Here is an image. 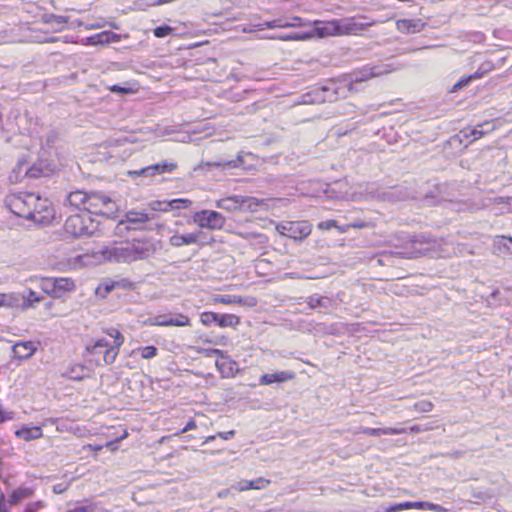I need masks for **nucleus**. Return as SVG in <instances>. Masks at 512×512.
Listing matches in <instances>:
<instances>
[{"instance_id": "obj_5", "label": "nucleus", "mask_w": 512, "mask_h": 512, "mask_svg": "<svg viewBox=\"0 0 512 512\" xmlns=\"http://www.w3.org/2000/svg\"><path fill=\"white\" fill-rule=\"evenodd\" d=\"M118 210V204L108 194L100 191L88 192L86 212L89 215L96 214L113 218L116 216Z\"/></svg>"}, {"instance_id": "obj_36", "label": "nucleus", "mask_w": 512, "mask_h": 512, "mask_svg": "<svg viewBox=\"0 0 512 512\" xmlns=\"http://www.w3.org/2000/svg\"><path fill=\"white\" fill-rule=\"evenodd\" d=\"M212 303H220L225 305L231 304H243V298L238 295H230V294H215L211 298Z\"/></svg>"}, {"instance_id": "obj_41", "label": "nucleus", "mask_w": 512, "mask_h": 512, "mask_svg": "<svg viewBox=\"0 0 512 512\" xmlns=\"http://www.w3.org/2000/svg\"><path fill=\"white\" fill-rule=\"evenodd\" d=\"M158 166L157 165H149L147 167H143L139 170L129 171L128 174L130 176H143V177H152L154 175H157Z\"/></svg>"}, {"instance_id": "obj_20", "label": "nucleus", "mask_w": 512, "mask_h": 512, "mask_svg": "<svg viewBox=\"0 0 512 512\" xmlns=\"http://www.w3.org/2000/svg\"><path fill=\"white\" fill-rule=\"evenodd\" d=\"M37 347L32 341L17 342L12 346L14 357L18 360H27L36 352Z\"/></svg>"}, {"instance_id": "obj_28", "label": "nucleus", "mask_w": 512, "mask_h": 512, "mask_svg": "<svg viewBox=\"0 0 512 512\" xmlns=\"http://www.w3.org/2000/svg\"><path fill=\"white\" fill-rule=\"evenodd\" d=\"M423 27L424 24L420 20L402 19L397 21L398 30L404 33H418Z\"/></svg>"}, {"instance_id": "obj_17", "label": "nucleus", "mask_w": 512, "mask_h": 512, "mask_svg": "<svg viewBox=\"0 0 512 512\" xmlns=\"http://www.w3.org/2000/svg\"><path fill=\"white\" fill-rule=\"evenodd\" d=\"M367 194L372 199H378L381 201H398L403 199L400 196L397 189L391 190H379L375 184H369L366 189Z\"/></svg>"}, {"instance_id": "obj_27", "label": "nucleus", "mask_w": 512, "mask_h": 512, "mask_svg": "<svg viewBox=\"0 0 512 512\" xmlns=\"http://www.w3.org/2000/svg\"><path fill=\"white\" fill-rule=\"evenodd\" d=\"M42 301V297L35 291L29 289L27 294L21 295V305L19 308L23 311L35 308L38 303Z\"/></svg>"}, {"instance_id": "obj_31", "label": "nucleus", "mask_w": 512, "mask_h": 512, "mask_svg": "<svg viewBox=\"0 0 512 512\" xmlns=\"http://www.w3.org/2000/svg\"><path fill=\"white\" fill-rule=\"evenodd\" d=\"M106 348H110L109 342L106 339L101 338L97 340H92L90 343L86 345L85 350L90 355L98 356L100 354L104 355Z\"/></svg>"}, {"instance_id": "obj_61", "label": "nucleus", "mask_w": 512, "mask_h": 512, "mask_svg": "<svg viewBox=\"0 0 512 512\" xmlns=\"http://www.w3.org/2000/svg\"><path fill=\"white\" fill-rule=\"evenodd\" d=\"M67 488H68L67 484L58 483V484L53 485L52 490L55 494H61V493L65 492L67 490Z\"/></svg>"}, {"instance_id": "obj_44", "label": "nucleus", "mask_w": 512, "mask_h": 512, "mask_svg": "<svg viewBox=\"0 0 512 512\" xmlns=\"http://www.w3.org/2000/svg\"><path fill=\"white\" fill-rule=\"evenodd\" d=\"M115 289H122L125 291H129L134 289V283L128 278H118L113 279Z\"/></svg>"}, {"instance_id": "obj_19", "label": "nucleus", "mask_w": 512, "mask_h": 512, "mask_svg": "<svg viewBox=\"0 0 512 512\" xmlns=\"http://www.w3.org/2000/svg\"><path fill=\"white\" fill-rule=\"evenodd\" d=\"M87 200H88V192H84L82 190H76L70 192L64 201V205H68L75 209L83 210L86 212L87 208Z\"/></svg>"}, {"instance_id": "obj_15", "label": "nucleus", "mask_w": 512, "mask_h": 512, "mask_svg": "<svg viewBox=\"0 0 512 512\" xmlns=\"http://www.w3.org/2000/svg\"><path fill=\"white\" fill-rule=\"evenodd\" d=\"M105 332L114 339L113 345L109 343L110 348H106L103 357V363L110 365L115 362L119 354V349L124 343V336L116 328H109Z\"/></svg>"}, {"instance_id": "obj_14", "label": "nucleus", "mask_w": 512, "mask_h": 512, "mask_svg": "<svg viewBox=\"0 0 512 512\" xmlns=\"http://www.w3.org/2000/svg\"><path fill=\"white\" fill-rule=\"evenodd\" d=\"M278 230L281 234L293 239H303L311 233L310 225L301 221L286 222L279 225Z\"/></svg>"}, {"instance_id": "obj_33", "label": "nucleus", "mask_w": 512, "mask_h": 512, "mask_svg": "<svg viewBox=\"0 0 512 512\" xmlns=\"http://www.w3.org/2000/svg\"><path fill=\"white\" fill-rule=\"evenodd\" d=\"M88 374L89 370L84 365L75 364L68 368L63 375L71 380H82L87 377Z\"/></svg>"}, {"instance_id": "obj_16", "label": "nucleus", "mask_w": 512, "mask_h": 512, "mask_svg": "<svg viewBox=\"0 0 512 512\" xmlns=\"http://www.w3.org/2000/svg\"><path fill=\"white\" fill-rule=\"evenodd\" d=\"M203 233L201 231L188 233V234H179L175 233L169 238V244L172 247L180 248L182 246L187 245H199L200 241L199 238Z\"/></svg>"}, {"instance_id": "obj_18", "label": "nucleus", "mask_w": 512, "mask_h": 512, "mask_svg": "<svg viewBox=\"0 0 512 512\" xmlns=\"http://www.w3.org/2000/svg\"><path fill=\"white\" fill-rule=\"evenodd\" d=\"M495 125L492 121H486L476 127L473 128H465L461 131V134L465 139H470V141H475L490 131H493Z\"/></svg>"}, {"instance_id": "obj_57", "label": "nucleus", "mask_w": 512, "mask_h": 512, "mask_svg": "<svg viewBox=\"0 0 512 512\" xmlns=\"http://www.w3.org/2000/svg\"><path fill=\"white\" fill-rule=\"evenodd\" d=\"M404 429L406 430L405 433L417 434L420 432L427 431L429 429V427L423 426V425H413V426L409 427L408 429H406V428H404Z\"/></svg>"}, {"instance_id": "obj_50", "label": "nucleus", "mask_w": 512, "mask_h": 512, "mask_svg": "<svg viewBox=\"0 0 512 512\" xmlns=\"http://www.w3.org/2000/svg\"><path fill=\"white\" fill-rule=\"evenodd\" d=\"M433 409V404L430 401L422 400L414 404V410L421 413L430 412Z\"/></svg>"}, {"instance_id": "obj_23", "label": "nucleus", "mask_w": 512, "mask_h": 512, "mask_svg": "<svg viewBox=\"0 0 512 512\" xmlns=\"http://www.w3.org/2000/svg\"><path fill=\"white\" fill-rule=\"evenodd\" d=\"M406 430L404 428H368L361 427L357 433H363L373 437H379L382 435H399L404 434Z\"/></svg>"}, {"instance_id": "obj_26", "label": "nucleus", "mask_w": 512, "mask_h": 512, "mask_svg": "<svg viewBox=\"0 0 512 512\" xmlns=\"http://www.w3.org/2000/svg\"><path fill=\"white\" fill-rule=\"evenodd\" d=\"M15 435L18 438L23 439L25 441H31V440L41 438L43 436V432L39 426H33V427L23 426L22 428L18 429L15 432Z\"/></svg>"}, {"instance_id": "obj_47", "label": "nucleus", "mask_w": 512, "mask_h": 512, "mask_svg": "<svg viewBox=\"0 0 512 512\" xmlns=\"http://www.w3.org/2000/svg\"><path fill=\"white\" fill-rule=\"evenodd\" d=\"M46 22L57 25L59 27L58 29L61 30L68 22V18L62 15H49L46 19Z\"/></svg>"}, {"instance_id": "obj_59", "label": "nucleus", "mask_w": 512, "mask_h": 512, "mask_svg": "<svg viewBox=\"0 0 512 512\" xmlns=\"http://www.w3.org/2000/svg\"><path fill=\"white\" fill-rule=\"evenodd\" d=\"M304 26L302 23V18L300 17H293L291 22H284L283 27H301Z\"/></svg>"}, {"instance_id": "obj_8", "label": "nucleus", "mask_w": 512, "mask_h": 512, "mask_svg": "<svg viewBox=\"0 0 512 512\" xmlns=\"http://www.w3.org/2000/svg\"><path fill=\"white\" fill-rule=\"evenodd\" d=\"M193 223L202 229L221 230L226 218L215 210H201L192 216Z\"/></svg>"}, {"instance_id": "obj_40", "label": "nucleus", "mask_w": 512, "mask_h": 512, "mask_svg": "<svg viewBox=\"0 0 512 512\" xmlns=\"http://www.w3.org/2000/svg\"><path fill=\"white\" fill-rule=\"evenodd\" d=\"M264 203V200L255 197L242 196V209L255 212Z\"/></svg>"}, {"instance_id": "obj_7", "label": "nucleus", "mask_w": 512, "mask_h": 512, "mask_svg": "<svg viewBox=\"0 0 512 512\" xmlns=\"http://www.w3.org/2000/svg\"><path fill=\"white\" fill-rule=\"evenodd\" d=\"M53 170L54 166L44 160H39L30 167H28V163L25 160H19L13 169L11 177H14L16 181L20 180V178L38 179L48 177Z\"/></svg>"}, {"instance_id": "obj_29", "label": "nucleus", "mask_w": 512, "mask_h": 512, "mask_svg": "<svg viewBox=\"0 0 512 512\" xmlns=\"http://www.w3.org/2000/svg\"><path fill=\"white\" fill-rule=\"evenodd\" d=\"M118 39V35L111 31H103L87 38L90 45L106 44Z\"/></svg>"}, {"instance_id": "obj_3", "label": "nucleus", "mask_w": 512, "mask_h": 512, "mask_svg": "<svg viewBox=\"0 0 512 512\" xmlns=\"http://www.w3.org/2000/svg\"><path fill=\"white\" fill-rule=\"evenodd\" d=\"M347 84L343 78L329 80L320 87L313 88L310 92L303 95V103L320 104L324 102H335L339 99L349 96Z\"/></svg>"}, {"instance_id": "obj_56", "label": "nucleus", "mask_w": 512, "mask_h": 512, "mask_svg": "<svg viewBox=\"0 0 512 512\" xmlns=\"http://www.w3.org/2000/svg\"><path fill=\"white\" fill-rule=\"evenodd\" d=\"M45 506L43 501H36L29 503L25 509V512H37Z\"/></svg>"}, {"instance_id": "obj_60", "label": "nucleus", "mask_w": 512, "mask_h": 512, "mask_svg": "<svg viewBox=\"0 0 512 512\" xmlns=\"http://www.w3.org/2000/svg\"><path fill=\"white\" fill-rule=\"evenodd\" d=\"M425 509L430 510V511H434V512H443V511H445V509L441 505L435 504V503H431V502H426Z\"/></svg>"}, {"instance_id": "obj_22", "label": "nucleus", "mask_w": 512, "mask_h": 512, "mask_svg": "<svg viewBox=\"0 0 512 512\" xmlns=\"http://www.w3.org/2000/svg\"><path fill=\"white\" fill-rule=\"evenodd\" d=\"M294 378V373L291 371H280L276 373H267L260 377V385H271L273 383H283Z\"/></svg>"}, {"instance_id": "obj_58", "label": "nucleus", "mask_w": 512, "mask_h": 512, "mask_svg": "<svg viewBox=\"0 0 512 512\" xmlns=\"http://www.w3.org/2000/svg\"><path fill=\"white\" fill-rule=\"evenodd\" d=\"M333 227H337V222L335 220H326L318 224V228L321 230H330Z\"/></svg>"}, {"instance_id": "obj_62", "label": "nucleus", "mask_w": 512, "mask_h": 512, "mask_svg": "<svg viewBox=\"0 0 512 512\" xmlns=\"http://www.w3.org/2000/svg\"><path fill=\"white\" fill-rule=\"evenodd\" d=\"M110 91L115 92V93H120V94H126V93H129L131 91V89L122 87L120 85H113L110 87Z\"/></svg>"}, {"instance_id": "obj_1", "label": "nucleus", "mask_w": 512, "mask_h": 512, "mask_svg": "<svg viewBox=\"0 0 512 512\" xmlns=\"http://www.w3.org/2000/svg\"><path fill=\"white\" fill-rule=\"evenodd\" d=\"M6 202L12 213L36 224H49L55 216L52 203L35 193L24 192L11 195Z\"/></svg>"}, {"instance_id": "obj_11", "label": "nucleus", "mask_w": 512, "mask_h": 512, "mask_svg": "<svg viewBox=\"0 0 512 512\" xmlns=\"http://www.w3.org/2000/svg\"><path fill=\"white\" fill-rule=\"evenodd\" d=\"M409 242L412 245L411 250L403 253L406 258H417L428 254L435 246L436 241L425 235L410 236Z\"/></svg>"}, {"instance_id": "obj_39", "label": "nucleus", "mask_w": 512, "mask_h": 512, "mask_svg": "<svg viewBox=\"0 0 512 512\" xmlns=\"http://www.w3.org/2000/svg\"><path fill=\"white\" fill-rule=\"evenodd\" d=\"M482 77V74L479 73L478 71L473 73V74H470V75H465V76H462L453 86V89L452 91L453 92H456L458 90H461L465 87H467L470 82L474 79H479Z\"/></svg>"}, {"instance_id": "obj_64", "label": "nucleus", "mask_w": 512, "mask_h": 512, "mask_svg": "<svg viewBox=\"0 0 512 512\" xmlns=\"http://www.w3.org/2000/svg\"><path fill=\"white\" fill-rule=\"evenodd\" d=\"M235 434H236V432L234 430H230L227 432H219L217 434V436L224 440H229V439L233 438L235 436Z\"/></svg>"}, {"instance_id": "obj_42", "label": "nucleus", "mask_w": 512, "mask_h": 512, "mask_svg": "<svg viewBox=\"0 0 512 512\" xmlns=\"http://www.w3.org/2000/svg\"><path fill=\"white\" fill-rule=\"evenodd\" d=\"M192 204V201L185 198H177L169 201L170 211L188 209Z\"/></svg>"}, {"instance_id": "obj_51", "label": "nucleus", "mask_w": 512, "mask_h": 512, "mask_svg": "<svg viewBox=\"0 0 512 512\" xmlns=\"http://www.w3.org/2000/svg\"><path fill=\"white\" fill-rule=\"evenodd\" d=\"M173 31V28L167 25L158 26L153 30V34L157 38H163L170 35Z\"/></svg>"}, {"instance_id": "obj_9", "label": "nucleus", "mask_w": 512, "mask_h": 512, "mask_svg": "<svg viewBox=\"0 0 512 512\" xmlns=\"http://www.w3.org/2000/svg\"><path fill=\"white\" fill-rule=\"evenodd\" d=\"M100 253L106 261L116 263L133 262L130 242L114 243L113 245L105 246L101 249Z\"/></svg>"}, {"instance_id": "obj_37", "label": "nucleus", "mask_w": 512, "mask_h": 512, "mask_svg": "<svg viewBox=\"0 0 512 512\" xmlns=\"http://www.w3.org/2000/svg\"><path fill=\"white\" fill-rule=\"evenodd\" d=\"M113 290H115L114 281L111 278L103 279L97 286L95 293L99 298H106Z\"/></svg>"}, {"instance_id": "obj_63", "label": "nucleus", "mask_w": 512, "mask_h": 512, "mask_svg": "<svg viewBox=\"0 0 512 512\" xmlns=\"http://www.w3.org/2000/svg\"><path fill=\"white\" fill-rule=\"evenodd\" d=\"M195 428H196V422H195L193 419H190V420L186 423V425L184 426V428H183V429H181V430L179 431V433H178V434L186 433V432H188V431H190V430H193V429H195Z\"/></svg>"}, {"instance_id": "obj_24", "label": "nucleus", "mask_w": 512, "mask_h": 512, "mask_svg": "<svg viewBox=\"0 0 512 512\" xmlns=\"http://www.w3.org/2000/svg\"><path fill=\"white\" fill-rule=\"evenodd\" d=\"M216 207L227 211L242 210V196L233 195L222 198L216 202Z\"/></svg>"}, {"instance_id": "obj_12", "label": "nucleus", "mask_w": 512, "mask_h": 512, "mask_svg": "<svg viewBox=\"0 0 512 512\" xmlns=\"http://www.w3.org/2000/svg\"><path fill=\"white\" fill-rule=\"evenodd\" d=\"M130 247L133 261L149 258L157 251V244L152 238L134 239Z\"/></svg>"}, {"instance_id": "obj_55", "label": "nucleus", "mask_w": 512, "mask_h": 512, "mask_svg": "<svg viewBox=\"0 0 512 512\" xmlns=\"http://www.w3.org/2000/svg\"><path fill=\"white\" fill-rule=\"evenodd\" d=\"M252 483L251 489H263L265 488L270 482L269 480H266L264 478H258L256 480L250 481Z\"/></svg>"}, {"instance_id": "obj_2", "label": "nucleus", "mask_w": 512, "mask_h": 512, "mask_svg": "<svg viewBox=\"0 0 512 512\" xmlns=\"http://www.w3.org/2000/svg\"><path fill=\"white\" fill-rule=\"evenodd\" d=\"M312 37L317 35L320 38L342 35H356L366 30L370 23H363L355 17L334 19L331 21H315Z\"/></svg>"}, {"instance_id": "obj_35", "label": "nucleus", "mask_w": 512, "mask_h": 512, "mask_svg": "<svg viewBox=\"0 0 512 512\" xmlns=\"http://www.w3.org/2000/svg\"><path fill=\"white\" fill-rule=\"evenodd\" d=\"M240 323V318L234 314H218L216 324L221 328H235Z\"/></svg>"}, {"instance_id": "obj_54", "label": "nucleus", "mask_w": 512, "mask_h": 512, "mask_svg": "<svg viewBox=\"0 0 512 512\" xmlns=\"http://www.w3.org/2000/svg\"><path fill=\"white\" fill-rule=\"evenodd\" d=\"M407 509H411V502H404V503L393 505V506L389 507L386 511L387 512H397V511L407 510Z\"/></svg>"}, {"instance_id": "obj_52", "label": "nucleus", "mask_w": 512, "mask_h": 512, "mask_svg": "<svg viewBox=\"0 0 512 512\" xmlns=\"http://www.w3.org/2000/svg\"><path fill=\"white\" fill-rule=\"evenodd\" d=\"M141 357L144 359H152L157 355V348L155 346H146L140 349Z\"/></svg>"}, {"instance_id": "obj_34", "label": "nucleus", "mask_w": 512, "mask_h": 512, "mask_svg": "<svg viewBox=\"0 0 512 512\" xmlns=\"http://www.w3.org/2000/svg\"><path fill=\"white\" fill-rule=\"evenodd\" d=\"M512 243V237L498 236L494 240L493 251L497 255H506L509 253L510 246Z\"/></svg>"}, {"instance_id": "obj_25", "label": "nucleus", "mask_w": 512, "mask_h": 512, "mask_svg": "<svg viewBox=\"0 0 512 512\" xmlns=\"http://www.w3.org/2000/svg\"><path fill=\"white\" fill-rule=\"evenodd\" d=\"M34 494V488L28 486H20L14 489L8 499L10 505H17L24 499L31 497Z\"/></svg>"}, {"instance_id": "obj_30", "label": "nucleus", "mask_w": 512, "mask_h": 512, "mask_svg": "<svg viewBox=\"0 0 512 512\" xmlns=\"http://www.w3.org/2000/svg\"><path fill=\"white\" fill-rule=\"evenodd\" d=\"M306 303L310 309H329L331 307L332 300L329 297L314 294L307 298Z\"/></svg>"}, {"instance_id": "obj_46", "label": "nucleus", "mask_w": 512, "mask_h": 512, "mask_svg": "<svg viewBox=\"0 0 512 512\" xmlns=\"http://www.w3.org/2000/svg\"><path fill=\"white\" fill-rule=\"evenodd\" d=\"M149 207L153 212H168L170 211L169 201H152Z\"/></svg>"}, {"instance_id": "obj_48", "label": "nucleus", "mask_w": 512, "mask_h": 512, "mask_svg": "<svg viewBox=\"0 0 512 512\" xmlns=\"http://www.w3.org/2000/svg\"><path fill=\"white\" fill-rule=\"evenodd\" d=\"M216 319L217 313L215 312L205 311L200 315V321L205 326H210L211 324L216 323Z\"/></svg>"}, {"instance_id": "obj_49", "label": "nucleus", "mask_w": 512, "mask_h": 512, "mask_svg": "<svg viewBox=\"0 0 512 512\" xmlns=\"http://www.w3.org/2000/svg\"><path fill=\"white\" fill-rule=\"evenodd\" d=\"M158 166L157 174H162L166 172H172L176 169L177 164L173 162L163 161L161 163H156Z\"/></svg>"}, {"instance_id": "obj_32", "label": "nucleus", "mask_w": 512, "mask_h": 512, "mask_svg": "<svg viewBox=\"0 0 512 512\" xmlns=\"http://www.w3.org/2000/svg\"><path fill=\"white\" fill-rule=\"evenodd\" d=\"M19 305H21V294L0 293V308H19Z\"/></svg>"}, {"instance_id": "obj_21", "label": "nucleus", "mask_w": 512, "mask_h": 512, "mask_svg": "<svg viewBox=\"0 0 512 512\" xmlns=\"http://www.w3.org/2000/svg\"><path fill=\"white\" fill-rule=\"evenodd\" d=\"M154 218V214H149L145 211L130 210L125 215V220L131 226L132 229L140 228V225L148 222Z\"/></svg>"}, {"instance_id": "obj_6", "label": "nucleus", "mask_w": 512, "mask_h": 512, "mask_svg": "<svg viewBox=\"0 0 512 512\" xmlns=\"http://www.w3.org/2000/svg\"><path fill=\"white\" fill-rule=\"evenodd\" d=\"M393 71L388 64L375 65V66H364L361 69L354 70L350 74L343 76V80L347 84L349 93L357 91L355 88L356 84L365 82L373 77L386 75Z\"/></svg>"}, {"instance_id": "obj_38", "label": "nucleus", "mask_w": 512, "mask_h": 512, "mask_svg": "<svg viewBox=\"0 0 512 512\" xmlns=\"http://www.w3.org/2000/svg\"><path fill=\"white\" fill-rule=\"evenodd\" d=\"M243 163V157L241 155L237 156L236 159L228 160V161H216V162H207L206 165L209 167H221L223 169H233L239 168Z\"/></svg>"}, {"instance_id": "obj_43", "label": "nucleus", "mask_w": 512, "mask_h": 512, "mask_svg": "<svg viewBox=\"0 0 512 512\" xmlns=\"http://www.w3.org/2000/svg\"><path fill=\"white\" fill-rule=\"evenodd\" d=\"M312 38V33L304 32L298 33L294 32L285 36H281L280 39L284 41H303Z\"/></svg>"}, {"instance_id": "obj_4", "label": "nucleus", "mask_w": 512, "mask_h": 512, "mask_svg": "<svg viewBox=\"0 0 512 512\" xmlns=\"http://www.w3.org/2000/svg\"><path fill=\"white\" fill-rule=\"evenodd\" d=\"M99 223L87 212L75 213L67 217L64 229L75 238L90 237L98 230Z\"/></svg>"}, {"instance_id": "obj_45", "label": "nucleus", "mask_w": 512, "mask_h": 512, "mask_svg": "<svg viewBox=\"0 0 512 512\" xmlns=\"http://www.w3.org/2000/svg\"><path fill=\"white\" fill-rule=\"evenodd\" d=\"M131 226L127 223L125 219H121L118 221V223L115 225L114 228V234L119 237L125 236V234L131 230Z\"/></svg>"}, {"instance_id": "obj_10", "label": "nucleus", "mask_w": 512, "mask_h": 512, "mask_svg": "<svg viewBox=\"0 0 512 512\" xmlns=\"http://www.w3.org/2000/svg\"><path fill=\"white\" fill-rule=\"evenodd\" d=\"M41 289L54 298H61L65 292L74 289L75 284L69 278H44L40 283Z\"/></svg>"}, {"instance_id": "obj_13", "label": "nucleus", "mask_w": 512, "mask_h": 512, "mask_svg": "<svg viewBox=\"0 0 512 512\" xmlns=\"http://www.w3.org/2000/svg\"><path fill=\"white\" fill-rule=\"evenodd\" d=\"M149 323L154 326L185 327L190 326V318L182 313H169L151 317Z\"/></svg>"}, {"instance_id": "obj_53", "label": "nucleus", "mask_w": 512, "mask_h": 512, "mask_svg": "<svg viewBox=\"0 0 512 512\" xmlns=\"http://www.w3.org/2000/svg\"><path fill=\"white\" fill-rule=\"evenodd\" d=\"M252 485L253 484L250 483L249 480H241V481L237 482L236 484H234L231 487V489H234L236 491L242 492V491H246V490L251 489Z\"/></svg>"}]
</instances>
